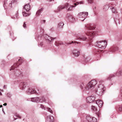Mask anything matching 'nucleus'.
I'll list each match as a JSON object with an SVG mask.
<instances>
[{"label":"nucleus","instance_id":"0eeeda50","mask_svg":"<svg viewBox=\"0 0 122 122\" xmlns=\"http://www.w3.org/2000/svg\"><path fill=\"white\" fill-rule=\"evenodd\" d=\"M104 91V90H101L100 88H97V90L96 91V92L99 96H101L103 94Z\"/></svg>","mask_w":122,"mask_h":122},{"label":"nucleus","instance_id":"e433bc0d","mask_svg":"<svg viewBox=\"0 0 122 122\" xmlns=\"http://www.w3.org/2000/svg\"><path fill=\"white\" fill-rule=\"evenodd\" d=\"M26 25L25 24V22H24V24H23V27L25 28H26Z\"/></svg>","mask_w":122,"mask_h":122},{"label":"nucleus","instance_id":"58836bf2","mask_svg":"<svg viewBox=\"0 0 122 122\" xmlns=\"http://www.w3.org/2000/svg\"><path fill=\"white\" fill-rule=\"evenodd\" d=\"M18 62H17V63H15V64H17L16 65H15V66H16V68L18 66H19V65H18Z\"/></svg>","mask_w":122,"mask_h":122},{"label":"nucleus","instance_id":"423d86ee","mask_svg":"<svg viewBox=\"0 0 122 122\" xmlns=\"http://www.w3.org/2000/svg\"><path fill=\"white\" fill-rule=\"evenodd\" d=\"M95 100V98L94 97L91 96L88 97L86 99V101L87 102L90 103L93 102Z\"/></svg>","mask_w":122,"mask_h":122},{"label":"nucleus","instance_id":"dca6fc26","mask_svg":"<svg viewBox=\"0 0 122 122\" xmlns=\"http://www.w3.org/2000/svg\"><path fill=\"white\" fill-rule=\"evenodd\" d=\"M28 92L31 94H33L35 93H36V91L33 89L31 88H29L28 91Z\"/></svg>","mask_w":122,"mask_h":122},{"label":"nucleus","instance_id":"6e6552de","mask_svg":"<svg viewBox=\"0 0 122 122\" xmlns=\"http://www.w3.org/2000/svg\"><path fill=\"white\" fill-rule=\"evenodd\" d=\"M47 121L49 122H54V120L53 117L49 116H48L46 118Z\"/></svg>","mask_w":122,"mask_h":122},{"label":"nucleus","instance_id":"8fccbe9b","mask_svg":"<svg viewBox=\"0 0 122 122\" xmlns=\"http://www.w3.org/2000/svg\"><path fill=\"white\" fill-rule=\"evenodd\" d=\"M84 19L83 20V21Z\"/></svg>","mask_w":122,"mask_h":122},{"label":"nucleus","instance_id":"7c9ffc66","mask_svg":"<svg viewBox=\"0 0 122 122\" xmlns=\"http://www.w3.org/2000/svg\"><path fill=\"white\" fill-rule=\"evenodd\" d=\"M16 0H13L11 2V3L9 4V6H11V3H14L15 2H16Z\"/></svg>","mask_w":122,"mask_h":122},{"label":"nucleus","instance_id":"4be33fe9","mask_svg":"<svg viewBox=\"0 0 122 122\" xmlns=\"http://www.w3.org/2000/svg\"><path fill=\"white\" fill-rule=\"evenodd\" d=\"M42 10V8H41V9L39 10L36 13V15H39L40 14V13L41 12V11Z\"/></svg>","mask_w":122,"mask_h":122},{"label":"nucleus","instance_id":"cd10ccee","mask_svg":"<svg viewBox=\"0 0 122 122\" xmlns=\"http://www.w3.org/2000/svg\"><path fill=\"white\" fill-rule=\"evenodd\" d=\"M92 110L95 111H97V108L94 106H92Z\"/></svg>","mask_w":122,"mask_h":122},{"label":"nucleus","instance_id":"aec40b11","mask_svg":"<svg viewBox=\"0 0 122 122\" xmlns=\"http://www.w3.org/2000/svg\"><path fill=\"white\" fill-rule=\"evenodd\" d=\"M63 44V43L62 42L59 41H56L55 43V45L57 46H58L60 45Z\"/></svg>","mask_w":122,"mask_h":122},{"label":"nucleus","instance_id":"2eb2a0df","mask_svg":"<svg viewBox=\"0 0 122 122\" xmlns=\"http://www.w3.org/2000/svg\"><path fill=\"white\" fill-rule=\"evenodd\" d=\"M118 48L117 47H112L110 49V50L112 52H114L118 50Z\"/></svg>","mask_w":122,"mask_h":122},{"label":"nucleus","instance_id":"c9c22d12","mask_svg":"<svg viewBox=\"0 0 122 122\" xmlns=\"http://www.w3.org/2000/svg\"><path fill=\"white\" fill-rule=\"evenodd\" d=\"M119 110L120 111H122V106L120 107L119 108Z\"/></svg>","mask_w":122,"mask_h":122},{"label":"nucleus","instance_id":"a878e982","mask_svg":"<svg viewBox=\"0 0 122 122\" xmlns=\"http://www.w3.org/2000/svg\"><path fill=\"white\" fill-rule=\"evenodd\" d=\"M22 84L23 85V88H24L25 87H26V86L27 85V83L26 82H23V83H22Z\"/></svg>","mask_w":122,"mask_h":122},{"label":"nucleus","instance_id":"5701e85b","mask_svg":"<svg viewBox=\"0 0 122 122\" xmlns=\"http://www.w3.org/2000/svg\"><path fill=\"white\" fill-rule=\"evenodd\" d=\"M114 76L113 74L110 75L107 78V79L109 80H111L112 78Z\"/></svg>","mask_w":122,"mask_h":122},{"label":"nucleus","instance_id":"ddd939ff","mask_svg":"<svg viewBox=\"0 0 122 122\" xmlns=\"http://www.w3.org/2000/svg\"><path fill=\"white\" fill-rule=\"evenodd\" d=\"M73 53L76 56H78L80 54V52L76 50H74L73 51Z\"/></svg>","mask_w":122,"mask_h":122},{"label":"nucleus","instance_id":"f03ea898","mask_svg":"<svg viewBox=\"0 0 122 122\" xmlns=\"http://www.w3.org/2000/svg\"><path fill=\"white\" fill-rule=\"evenodd\" d=\"M97 83V82L96 80H92L89 82L87 86L85 87V88L86 90H87L89 89L93 88Z\"/></svg>","mask_w":122,"mask_h":122},{"label":"nucleus","instance_id":"39448f33","mask_svg":"<svg viewBox=\"0 0 122 122\" xmlns=\"http://www.w3.org/2000/svg\"><path fill=\"white\" fill-rule=\"evenodd\" d=\"M88 15V13L87 12H85L80 13L78 14V16L79 17L86 18Z\"/></svg>","mask_w":122,"mask_h":122},{"label":"nucleus","instance_id":"49530a36","mask_svg":"<svg viewBox=\"0 0 122 122\" xmlns=\"http://www.w3.org/2000/svg\"><path fill=\"white\" fill-rule=\"evenodd\" d=\"M102 81H100V83H101L102 82Z\"/></svg>","mask_w":122,"mask_h":122},{"label":"nucleus","instance_id":"ea45409f","mask_svg":"<svg viewBox=\"0 0 122 122\" xmlns=\"http://www.w3.org/2000/svg\"><path fill=\"white\" fill-rule=\"evenodd\" d=\"M7 103H5L3 104V105L4 106H6L7 105Z\"/></svg>","mask_w":122,"mask_h":122},{"label":"nucleus","instance_id":"7ed1b4c3","mask_svg":"<svg viewBox=\"0 0 122 122\" xmlns=\"http://www.w3.org/2000/svg\"><path fill=\"white\" fill-rule=\"evenodd\" d=\"M107 45V42L105 40L102 41H97L95 43V45L99 48L104 49L106 47Z\"/></svg>","mask_w":122,"mask_h":122},{"label":"nucleus","instance_id":"79ce46f5","mask_svg":"<svg viewBox=\"0 0 122 122\" xmlns=\"http://www.w3.org/2000/svg\"><path fill=\"white\" fill-rule=\"evenodd\" d=\"M43 23H45V20H43Z\"/></svg>","mask_w":122,"mask_h":122},{"label":"nucleus","instance_id":"c756f323","mask_svg":"<svg viewBox=\"0 0 122 122\" xmlns=\"http://www.w3.org/2000/svg\"><path fill=\"white\" fill-rule=\"evenodd\" d=\"M47 109L48 111L50 112L51 113H53V111L50 108H47Z\"/></svg>","mask_w":122,"mask_h":122},{"label":"nucleus","instance_id":"a19ab883","mask_svg":"<svg viewBox=\"0 0 122 122\" xmlns=\"http://www.w3.org/2000/svg\"><path fill=\"white\" fill-rule=\"evenodd\" d=\"M17 117H18L20 118H21V117L19 115L17 116Z\"/></svg>","mask_w":122,"mask_h":122},{"label":"nucleus","instance_id":"37998d69","mask_svg":"<svg viewBox=\"0 0 122 122\" xmlns=\"http://www.w3.org/2000/svg\"><path fill=\"white\" fill-rule=\"evenodd\" d=\"M2 107V105H0V107L1 108Z\"/></svg>","mask_w":122,"mask_h":122},{"label":"nucleus","instance_id":"473e14b6","mask_svg":"<svg viewBox=\"0 0 122 122\" xmlns=\"http://www.w3.org/2000/svg\"><path fill=\"white\" fill-rule=\"evenodd\" d=\"M39 45L41 47H42L43 45V43L42 42H41L39 44Z\"/></svg>","mask_w":122,"mask_h":122},{"label":"nucleus","instance_id":"f3484780","mask_svg":"<svg viewBox=\"0 0 122 122\" xmlns=\"http://www.w3.org/2000/svg\"><path fill=\"white\" fill-rule=\"evenodd\" d=\"M97 88H100L101 90H105V87L102 84L99 85Z\"/></svg>","mask_w":122,"mask_h":122},{"label":"nucleus","instance_id":"de8ad7c7","mask_svg":"<svg viewBox=\"0 0 122 122\" xmlns=\"http://www.w3.org/2000/svg\"><path fill=\"white\" fill-rule=\"evenodd\" d=\"M16 118H14V120H15L16 119Z\"/></svg>","mask_w":122,"mask_h":122},{"label":"nucleus","instance_id":"c85d7f7f","mask_svg":"<svg viewBox=\"0 0 122 122\" xmlns=\"http://www.w3.org/2000/svg\"><path fill=\"white\" fill-rule=\"evenodd\" d=\"M24 16H28V14L26 13L25 12H22Z\"/></svg>","mask_w":122,"mask_h":122},{"label":"nucleus","instance_id":"b1692460","mask_svg":"<svg viewBox=\"0 0 122 122\" xmlns=\"http://www.w3.org/2000/svg\"><path fill=\"white\" fill-rule=\"evenodd\" d=\"M17 64H15L14 65L11 67V68L10 69V70L11 71V70L14 69L15 68H16V67H15V65H16Z\"/></svg>","mask_w":122,"mask_h":122},{"label":"nucleus","instance_id":"9b49d317","mask_svg":"<svg viewBox=\"0 0 122 122\" xmlns=\"http://www.w3.org/2000/svg\"><path fill=\"white\" fill-rule=\"evenodd\" d=\"M46 39L47 40L49 41H51L53 40H54L55 38H52L51 37L47 35H46L45 36Z\"/></svg>","mask_w":122,"mask_h":122},{"label":"nucleus","instance_id":"c03bdc74","mask_svg":"<svg viewBox=\"0 0 122 122\" xmlns=\"http://www.w3.org/2000/svg\"><path fill=\"white\" fill-rule=\"evenodd\" d=\"M0 95H2V94L0 92Z\"/></svg>","mask_w":122,"mask_h":122},{"label":"nucleus","instance_id":"412c9836","mask_svg":"<svg viewBox=\"0 0 122 122\" xmlns=\"http://www.w3.org/2000/svg\"><path fill=\"white\" fill-rule=\"evenodd\" d=\"M69 19L72 21L73 22L75 21V19L72 15H70L69 17Z\"/></svg>","mask_w":122,"mask_h":122},{"label":"nucleus","instance_id":"6ab92c4d","mask_svg":"<svg viewBox=\"0 0 122 122\" xmlns=\"http://www.w3.org/2000/svg\"><path fill=\"white\" fill-rule=\"evenodd\" d=\"M85 27L89 30H93L95 28V27H92V26L91 25L86 26Z\"/></svg>","mask_w":122,"mask_h":122},{"label":"nucleus","instance_id":"09e8293b","mask_svg":"<svg viewBox=\"0 0 122 122\" xmlns=\"http://www.w3.org/2000/svg\"><path fill=\"white\" fill-rule=\"evenodd\" d=\"M72 43H74L73 42V41H72Z\"/></svg>","mask_w":122,"mask_h":122},{"label":"nucleus","instance_id":"72a5a7b5","mask_svg":"<svg viewBox=\"0 0 122 122\" xmlns=\"http://www.w3.org/2000/svg\"><path fill=\"white\" fill-rule=\"evenodd\" d=\"M21 59V58L20 57V59H19L18 60V61H19V62H20V63H19V64L20 65L21 64V63L22 62V60Z\"/></svg>","mask_w":122,"mask_h":122},{"label":"nucleus","instance_id":"4c0bfd02","mask_svg":"<svg viewBox=\"0 0 122 122\" xmlns=\"http://www.w3.org/2000/svg\"><path fill=\"white\" fill-rule=\"evenodd\" d=\"M93 2V0H88V2L90 3H92Z\"/></svg>","mask_w":122,"mask_h":122},{"label":"nucleus","instance_id":"4468645a","mask_svg":"<svg viewBox=\"0 0 122 122\" xmlns=\"http://www.w3.org/2000/svg\"><path fill=\"white\" fill-rule=\"evenodd\" d=\"M40 99L38 97H35L32 99V101L34 102H40Z\"/></svg>","mask_w":122,"mask_h":122},{"label":"nucleus","instance_id":"9d476101","mask_svg":"<svg viewBox=\"0 0 122 122\" xmlns=\"http://www.w3.org/2000/svg\"><path fill=\"white\" fill-rule=\"evenodd\" d=\"M96 102L99 107H101L103 105V102L101 100H97L96 101Z\"/></svg>","mask_w":122,"mask_h":122},{"label":"nucleus","instance_id":"a211bd4d","mask_svg":"<svg viewBox=\"0 0 122 122\" xmlns=\"http://www.w3.org/2000/svg\"><path fill=\"white\" fill-rule=\"evenodd\" d=\"M65 7V5H60L57 8V12H58L59 11L63 9Z\"/></svg>","mask_w":122,"mask_h":122},{"label":"nucleus","instance_id":"f8f14e48","mask_svg":"<svg viewBox=\"0 0 122 122\" xmlns=\"http://www.w3.org/2000/svg\"><path fill=\"white\" fill-rule=\"evenodd\" d=\"M30 5L29 4L26 5L24 6V9L27 11H28L30 9Z\"/></svg>","mask_w":122,"mask_h":122},{"label":"nucleus","instance_id":"f704fd0d","mask_svg":"<svg viewBox=\"0 0 122 122\" xmlns=\"http://www.w3.org/2000/svg\"><path fill=\"white\" fill-rule=\"evenodd\" d=\"M102 51H103V50L102 51V50H99L97 52V54H98L99 53H101V52Z\"/></svg>","mask_w":122,"mask_h":122},{"label":"nucleus","instance_id":"bb28decb","mask_svg":"<svg viewBox=\"0 0 122 122\" xmlns=\"http://www.w3.org/2000/svg\"><path fill=\"white\" fill-rule=\"evenodd\" d=\"M64 24L62 22H60L58 24V26L59 27L61 28L64 25Z\"/></svg>","mask_w":122,"mask_h":122},{"label":"nucleus","instance_id":"f257e3e1","mask_svg":"<svg viewBox=\"0 0 122 122\" xmlns=\"http://www.w3.org/2000/svg\"><path fill=\"white\" fill-rule=\"evenodd\" d=\"M86 34L89 37V38L87 39L86 37H85L84 36H82V37H80L78 39H80L81 40L84 41L87 39L88 41H91L92 38L93 37L94 35V32H93L91 31H88L86 33Z\"/></svg>","mask_w":122,"mask_h":122},{"label":"nucleus","instance_id":"393cba45","mask_svg":"<svg viewBox=\"0 0 122 122\" xmlns=\"http://www.w3.org/2000/svg\"><path fill=\"white\" fill-rule=\"evenodd\" d=\"M112 11L113 13H117V11L116 10L115 8H112Z\"/></svg>","mask_w":122,"mask_h":122},{"label":"nucleus","instance_id":"20e7f679","mask_svg":"<svg viewBox=\"0 0 122 122\" xmlns=\"http://www.w3.org/2000/svg\"><path fill=\"white\" fill-rule=\"evenodd\" d=\"M86 119L89 122H96L97 120L95 117H92L89 115H87Z\"/></svg>","mask_w":122,"mask_h":122},{"label":"nucleus","instance_id":"1a4fd4ad","mask_svg":"<svg viewBox=\"0 0 122 122\" xmlns=\"http://www.w3.org/2000/svg\"><path fill=\"white\" fill-rule=\"evenodd\" d=\"M73 7L74 6L69 5L68 3H66L65 4V7L68 10H72V7Z\"/></svg>","mask_w":122,"mask_h":122},{"label":"nucleus","instance_id":"2f4dec72","mask_svg":"<svg viewBox=\"0 0 122 122\" xmlns=\"http://www.w3.org/2000/svg\"><path fill=\"white\" fill-rule=\"evenodd\" d=\"M40 107L42 109H44V110L45 109V107L44 106H43L42 105H41Z\"/></svg>","mask_w":122,"mask_h":122},{"label":"nucleus","instance_id":"a18cd8bd","mask_svg":"<svg viewBox=\"0 0 122 122\" xmlns=\"http://www.w3.org/2000/svg\"><path fill=\"white\" fill-rule=\"evenodd\" d=\"M74 4L75 5V6H76V5H77L76 3H74Z\"/></svg>","mask_w":122,"mask_h":122}]
</instances>
